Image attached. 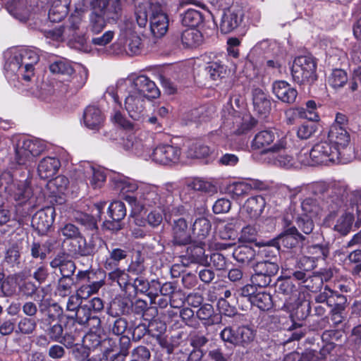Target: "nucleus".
<instances>
[{"label": "nucleus", "instance_id": "obj_26", "mask_svg": "<svg viewBox=\"0 0 361 361\" xmlns=\"http://www.w3.org/2000/svg\"><path fill=\"white\" fill-rule=\"evenodd\" d=\"M272 91L279 100L287 104L293 103L298 95L297 90L289 83L283 80L274 82Z\"/></svg>", "mask_w": 361, "mask_h": 361}, {"label": "nucleus", "instance_id": "obj_9", "mask_svg": "<svg viewBox=\"0 0 361 361\" xmlns=\"http://www.w3.org/2000/svg\"><path fill=\"white\" fill-rule=\"evenodd\" d=\"M45 149L46 145L43 141L20 136L14 144V160L17 164L27 168L32 166L35 158L39 156Z\"/></svg>", "mask_w": 361, "mask_h": 361}, {"label": "nucleus", "instance_id": "obj_19", "mask_svg": "<svg viewBox=\"0 0 361 361\" xmlns=\"http://www.w3.org/2000/svg\"><path fill=\"white\" fill-rule=\"evenodd\" d=\"M140 183L137 180L121 174H115L111 178V184L116 193L127 202V197L140 190Z\"/></svg>", "mask_w": 361, "mask_h": 361}, {"label": "nucleus", "instance_id": "obj_27", "mask_svg": "<svg viewBox=\"0 0 361 361\" xmlns=\"http://www.w3.org/2000/svg\"><path fill=\"white\" fill-rule=\"evenodd\" d=\"M173 240L177 245H187L191 241L190 232L186 220L183 218H178L173 221Z\"/></svg>", "mask_w": 361, "mask_h": 361}, {"label": "nucleus", "instance_id": "obj_23", "mask_svg": "<svg viewBox=\"0 0 361 361\" xmlns=\"http://www.w3.org/2000/svg\"><path fill=\"white\" fill-rule=\"evenodd\" d=\"M326 140L329 142L330 145L334 147L338 148V151L343 153V151L349 144L350 135L343 126L333 124Z\"/></svg>", "mask_w": 361, "mask_h": 361}, {"label": "nucleus", "instance_id": "obj_58", "mask_svg": "<svg viewBox=\"0 0 361 361\" xmlns=\"http://www.w3.org/2000/svg\"><path fill=\"white\" fill-rule=\"evenodd\" d=\"M20 250L17 244L11 245L6 251L5 261L12 266L18 264L20 262Z\"/></svg>", "mask_w": 361, "mask_h": 361}, {"label": "nucleus", "instance_id": "obj_28", "mask_svg": "<svg viewBox=\"0 0 361 361\" xmlns=\"http://www.w3.org/2000/svg\"><path fill=\"white\" fill-rule=\"evenodd\" d=\"M104 117L101 110L94 106H87L83 114L84 125L89 129L97 130L102 126Z\"/></svg>", "mask_w": 361, "mask_h": 361}, {"label": "nucleus", "instance_id": "obj_12", "mask_svg": "<svg viewBox=\"0 0 361 361\" xmlns=\"http://www.w3.org/2000/svg\"><path fill=\"white\" fill-rule=\"evenodd\" d=\"M346 207L347 212L342 214L336 220L334 230L342 235H346L351 230L354 221V215L349 210L355 211L358 216H361V195L355 192H350L344 200V204L341 207Z\"/></svg>", "mask_w": 361, "mask_h": 361}, {"label": "nucleus", "instance_id": "obj_64", "mask_svg": "<svg viewBox=\"0 0 361 361\" xmlns=\"http://www.w3.org/2000/svg\"><path fill=\"white\" fill-rule=\"evenodd\" d=\"M18 327L20 333L29 334L35 329L36 322L31 318L23 317L18 322Z\"/></svg>", "mask_w": 361, "mask_h": 361}, {"label": "nucleus", "instance_id": "obj_20", "mask_svg": "<svg viewBox=\"0 0 361 361\" xmlns=\"http://www.w3.org/2000/svg\"><path fill=\"white\" fill-rule=\"evenodd\" d=\"M267 188V184L263 181L257 179H248L232 183L230 185L228 190L233 198H238L247 195L252 190H265Z\"/></svg>", "mask_w": 361, "mask_h": 361}, {"label": "nucleus", "instance_id": "obj_18", "mask_svg": "<svg viewBox=\"0 0 361 361\" xmlns=\"http://www.w3.org/2000/svg\"><path fill=\"white\" fill-rule=\"evenodd\" d=\"M244 15L243 9L238 6H231L224 11L219 25L221 32L227 34L235 30L241 25Z\"/></svg>", "mask_w": 361, "mask_h": 361}, {"label": "nucleus", "instance_id": "obj_4", "mask_svg": "<svg viewBox=\"0 0 361 361\" xmlns=\"http://www.w3.org/2000/svg\"><path fill=\"white\" fill-rule=\"evenodd\" d=\"M151 138H147L143 142L142 139L137 138L134 134L127 135L123 142V146L126 150L132 151L146 160L152 159L161 164L176 163L180 160L182 153L178 146L161 145L151 149Z\"/></svg>", "mask_w": 361, "mask_h": 361}, {"label": "nucleus", "instance_id": "obj_7", "mask_svg": "<svg viewBox=\"0 0 361 361\" xmlns=\"http://www.w3.org/2000/svg\"><path fill=\"white\" fill-rule=\"evenodd\" d=\"M135 20L137 25L145 27L148 22L152 34L155 37H161L169 29V17L162 6L157 2L140 4L135 9Z\"/></svg>", "mask_w": 361, "mask_h": 361}, {"label": "nucleus", "instance_id": "obj_24", "mask_svg": "<svg viewBox=\"0 0 361 361\" xmlns=\"http://www.w3.org/2000/svg\"><path fill=\"white\" fill-rule=\"evenodd\" d=\"M55 219V209L48 207L40 209L32 216V225L41 232L47 231L52 226Z\"/></svg>", "mask_w": 361, "mask_h": 361}, {"label": "nucleus", "instance_id": "obj_3", "mask_svg": "<svg viewBox=\"0 0 361 361\" xmlns=\"http://www.w3.org/2000/svg\"><path fill=\"white\" fill-rule=\"evenodd\" d=\"M4 70L7 77L16 75L28 86L35 78V66L39 60L37 51L31 48H11L4 53Z\"/></svg>", "mask_w": 361, "mask_h": 361}, {"label": "nucleus", "instance_id": "obj_59", "mask_svg": "<svg viewBox=\"0 0 361 361\" xmlns=\"http://www.w3.org/2000/svg\"><path fill=\"white\" fill-rule=\"evenodd\" d=\"M73 285V280L72 278H61L59 280L56 293L61 297L68 295L71 292Z\"/></svg>", "mask_w": 361, "mask_h": 361}, {"label": "nucleus", "instance_id": "obj_47", "mask_svg": "<svg viewBox=\"0 0 361 361\" xmlns=\"http://www.w3.org/2000/svg\"><path fill=\"white\" fill-rule=\"evenodd\" d=\"M110 217L115 221H120L126 215V209L123 202L114 201L110 204L108 208Z\"/></svg>", "mask_w": 361, "mask_h": 361}, {"label": "nucleus", "instance_id": "obj_42", "mask_svg": "<svg viewBox=\"0 0 361 361\" xmlns=\"http://www.w3.org/2000/svg\"><path fill=\"white\" fill-rule=\"evenodd\" d=\"M104 280L93 281L90 283L81 285L77 290L76 295L82 300L88 298L91 295L97 293L104 286Z\"/></svg>", "mask_w": 361, "mask_h": 361}, {"label": "nucleus", "instance_id": "obj_8", "mask_svg": "<svg viewBox=\"0 0 361 361\" xmlns=\"http://www.w3.org/2000/svg\"><path fill=\"white\" fill-rule=\"evenodd\" d=\"M331 197L326 201V206L320 204L317 199L307 197L301 202V215L314 217L321 214L326 209L331 213L341 208L344 204V200L348 196V188L340 183H334L331 188Z\"/></svg>", "mask_w": 361, "mask_h": 361}, {"label": "nucleus", "instance_id": "obj_43", "mask_svg": "<svg viewBox=\"0 0 361 361\" xmlns=\"http://www.w3.org/2000/svg\"><path fill=\"white\" fill-rule=\"evenodd\" d=\"M108 278L112 282H116L123 290H127L131 286L129 276L124 270L116 269L113 271L109 273Z\"/></svg>", "mask_w": 361, "mask_h": 361}, {"label": "nucleus", "instance_id": "obj_15", "mask_svg": "<svg viewBox=\"0 0 361 361\" xmlns=\"http://www.w3.org/2000/svg\"><path fill=\"white\" fill-rule=\"evenodd\" d=\"M286 138L282 137L270 147L267 152L269 162L286 169L298 168L295 159L286 153Z\"/></svg>", "mask_w": 361, "mask_h": 361}, {"label": "nucleus", "instance_id": "obj_63", "mask_svg": "<svg viewBox=\"0 0 361 361\" xmlns=\"http://www.w3.org/2000/svg\"><path fill=\"white\" fill-rule=\"evenodd\" d=\"M152 285L154 286V293H157L155 296L158 295V293H160V294L165 296L171 295L175 290L173 286L171 283H165L161 286L159 281L152 280Z\"/></svg>", "mask_w": 361, "mask_h": 361}, {"label": "nucleus", "instance_id": "obj_31", "mask_svg": "<svg viewBox=\"0 0 361 361\" xmlns=\"http://www.w3.org/2000/svg\"><path fill=\"white\" fill-rule=\"evenodd\" d=\"M252 102L254 109L259 114H266L271 108V102L267 95L259 88L252 91Z\"/></svg>", "mask_w": 361, "mask_h": 361}, {"label": "nucleus", "instance_id": "obj_21", "mask_svg": "<svg viewBox=\"0 0 361 361\" xmlns=\"http://www.w3.org/2000/svg\"><path fill=\"white\" fill-rule=\"evenodd\" d=\"M119 40L123 44L128 54L134 55L140 53L142 46L141 39L128 23L121 29Z\"/></svg>", "mask_w": 361, "mask_h": 361}, {"label": "nucleus", "instance_id": "obj_11", "mask_svg": "<svg viewBox=\"0 0 361 361\" xmlns=\"http://www.w3.org/2000/svg\"><path fill=\"white\" fill-rule=\"evenodd\" d=\"M293 80L298 84H311L317 78V61L310 55L296 57L291 67Z\"/></svg>", "mask_w": 361, "mask_h": 361}, {"label": "nucleus", "instance_id": "obj_13", "mask_svg": "<svg viewBox=\"0 0 361 361\" xmlns=\"http://www.w3.org/2000/svg\"><path fill=\"white\" fill-rule=\"evenodd\" d=\"M233 98L231 97L229 102L222 111L224 125L235 133H243L250 130L252 125L250 122V116H241L240 114L235 111L232 105Z\"/></svg>", "mask_w": 361, "mask_h": 361}, {"label": "nucleus", "instance_id": "obj_37", "mask_svg": "<svg viewBox=\"0 0 361 361\" xmlns=\"http://www.w3.org/2000/svg\"><path fill=\"white\" fill-rule=\"evenodd\" d=\"M202 13L195 9L189 8L181 15V23L186 27H196L202 23Z\"/></svg>", "mask_w": 361, "mask_h": 361}, {"label": "nucleus", "instance_id": "obj_56", "mask_svg": "<svg viewBox=\"0 0 361 361\" xmlns=\"http://www.w3.org/2000/svg\"><path fill=\"white\" fill-rule=\"evenodd\" d=\"M316 123L305 122L300 126L297 130V135L300 139L306 140L310 138L317 130Z\"/></svg>", "mask_w": 361, "mask_h": 361}, {"label": "nucleus", "instance_id": "obj_53", "mask_svg": "<svg viewBox=\"0 0 361 361\" xmlns=\"http://www.w3.org/2000/svg\"><path fill=\"white\" fill-rule=\"evenodd\" d=\"M298 168L302 166H315L317 165L315 159L312 155V149H302L295 159Z\"/></svg>", "mask_w": 361, "mask_h": 361}, {"label": "nucleus", "instance_id": "obj_14", "mask_svg": "<svg viewBox=\"0 0 361 361\" xmlns=\"http://www.w3.org/2000/svg\"><path fill=\"white\" fill-rule=\"evenodd\" d=\"M338 148L330 145L326 140L316 143L312 148V155L319 164H344L345 160L342 157V152Z\"/></svg>", "mask_w": 361, "mask_h": 361}, {"label": "nucleus", "instance_id": "obj_22", "mask_svg": "<svg viewBox=\"0 0 361 361\" xmlns=\"http://www.w3.org/2000/svg\"><path fill=\"white\" fill-rule=\"evenodd\" d=\"M61 167V161L56 157L47 156L39 160L37 173L43 180H47L55 176Z\"/></svg>", "mask_w": 361, "mask_h": 361}, {"label": "nucleus", "instance_id": "obj_50", "mask_svg": "<svg viewBox=\"0 0 361 361\" xmlns=\"http://www.w3.org/2000/svg\"><path fill=\"white\" fill-rule=\"evenodd\" d=\"M77 248L75 251L82 256L90 255L94 252V243L93 240L87 243L86 239L81 235L77 239Z\"/></svg>", "mask_w": 361, "mask_h": 361}, {"label": "nucleus", "instance_id": "obj_35", "mask_svg": "<svg viewBox=\"0 0 361 361\" xmlns=\"http://www.w3.org/2000/svg\"><path fill=\"white\" fill-rule=\"evenodd\" d=\"M192 233L200 240L202 245V240H204L209 233L211 230V224L209 221L204 218L200 217L197 219L192 225Z\"/></svg>", "mask_w": 361, "mask_h": 361}, {"label": "nucleus", "instance_id": "obj_45", "mask_svg": "<svg viewBox=\"0 0 361 361\" xmlns=\"http://www.w3.org/2000/svg\"><path fill=\"white\" fill-rule=\"evenodd\" d=\"M113 106V111L111 116V120L115 124L123 127L124 128L128 129L132 128V123L126 119L125 116L121 111V100H118V104L111 103Z\"/></svg>", "mask_w": 361, "mask_h": 361}, {"label": "nucleus", "instance_id": "obj_60", "mask_svg": "<svg viewBox=\"0 0 361 361\" xmlns=\"http://www.w3.org/2000/svg\"><path fill=\"white\" fill-rule=\"evenodd\" d=\"M189 187L195 190L205 192H213L214 186L209 181L200 178L194 179L190 184Z\"/></svg>", "mask_w": 361, "mask_h": 361}, {"label": "nucleus", "instance_id": "obj_52", "mask_svg": "<svg viewBox=\"0 0 361 361\" xmlns=\"http://www.w3.org/2000/svg\"><path fill=\"white\" fill-rule=\"evenodd\" d=\"M75 218L79 224L84 226L87 229L92 232V238H93L94 232H96L97 229L95 219L93 216L85 213L78 214Z\"/></svg>", "mask_w": 361, "mask_h": 361}, {"label": "nucleus", "instance_id": "obj_46", "mask_svg": "<svg viewBox=\"0 0 361 361\" xmlns=\"http://www.w3.org/2000/svg\"><path fill=\"white\" fill-rule=\"evenodd\" d=\"M130 287H133L137 293H145L150 297L155 296L157 294L154 293V286L152 285V281L149 283L142 277L136 278Z\"/></svg>", "mask_w": 361, "mask_h": 361}, {"label": "nucleus", "instance_id": "obj_48", "mask_svg": "<svg viewBox=\"0 0 361 361\" xmlns=\"http://www.w3.org/2000/svg\"><path fill=\"white\" fill-rule=\"evenodd\" d=\"M237 345H245L251 343L255 338L252 329L247 326H240L236 330Z\"/></svg>", "mask_w": 361, "mask_h": 361}, {"label": "nucleus", "instance_id": "obj_36", "mask_svg": "<svg viewBox=\"0 0 361 361\" xmlns=\"http://www.w3.org/2000/svg\"><path fill=\"white\" fill-rule=\"evenodd\" d=\"M279 270V266L276 263V256L271 257L270 259H266L258 262L255 267V271L265 274L271 278L275 275Z\"/></svg>", "mask_w": 361, "mask_h": 361}, {"label": "nucleus", "instance_id": "obj_51", "mask_svg": "<svg viewBox=\"0 0 361 361\" xmlns=\"http://www.w3.org/2000/svg\"><path fill=\"white\" fill-rule=\"evenodd\" d=\"M126 256V251L119 248L113 249L110 252L109 258H108L105 262V268L106 269H112L117 265L118 262L125 259Z\"/></svg>", "mask_w": 361, "mask_h": 361}, {"label": "nucleus", "instance_id": "obj_55", "mask_svg": "<svg viewBox=\"0 0 361 361\" xmlns=\"http://www.w3.org/2000/svg\"><path fill=\"white\" fill-rule=\"evenodd\" d=\"M313 217L298 214L295 217V222L298 227L305 234L312 233L314 228Z\"/></svg>", "mask_w": 361, "mask_h": 361}, {"label": "nucleus", "instance_id": "obj_5", "mask_svg": "<svg viewBox=\"0 0 361 361\" xmlns=\"http://www.w3.org/2000/svg\"><path fill=\"white\" fill-rule=\"evenodd\" d=\"M126 199L131 207V213L137 215L149 208L159 209L162 212L169 211L173 197L169 190L148 183H140V190L135 196H129Z\"/></svg>", "mask_w": 361, "mask_h": 361}, {"label": "nucleus", "instance_id": "obj_57", "mask_svg": "<svg viewBox=\"0 0 361 361\" xmlns=\"http://www.w3.org/2000/svg\"><path fill=\"white\" fill-rule=\"evenodd\" d=\"M257 230L255 226H247L241 230L238 241L241 243H253L257 240Z\"/></svg>", "mask_w": 361, "mask_h": 361}, {"label": "nucleus", "instance_id": "obj_1", "mask_svg": "<svg viewBox=\"0 0 361 361\" xmlns=\"http://www.w3.org/2000/svg\"><path fill=\"white\" fill-rule=\"evenodd\" d=\"M159 94L160 91L154 82L141 75L118 80L115 87L107 88L104 97L108 103L114 104H118L120 97H125V108L129 116L139 121L145 114L146 101L157 98Z\"/></svg>", "mask_w": 361, "mask_h": 361}, {"label": "nucleus", "instance_id": "obj_40", "mask_svg": "<svg viewBox=\"0 0 361 361\" xmlns=\"http://www.w3.org/2000/svg\"><path fill=\"white\" fill-rule=\"evenodd\" d=\"M317 104L314 101L309 100L306 102V108L299 107L293 110L294 114H298L300 118L307 119L310 121H316L319 116L316 112Z\"/></svg>", "mask_w": 361, "mask_h": 361}, {"label": "nucleus", "instance_id": "obj_25", "mask_svg": "<svg viewBox=\"0 0 361 361\" xmlns=\"http://www.w3.org/2000/svg\"><path fill=\"white\" fill-rule=\"evenodd\" d=\"M84 8L76 6L75 12L68 19V25L63 27L59 36L63 38L74 39L77 35V31L80 29L82 21Z\"/></svg>", "mask_w": 361, "mask_h": 361}, {"label": "nucleus", "instance_id": "obj_61", "mask_svg": "<svg viewBox=\"0 0 361 361\" xmlns=\"http://www.w3.org/2000/svg\"><path fill=\"white\" fill-rule=\"evenodd\" d=\"M60 233L66 239H77L81 235L78 228L73 224L68 223L60 228Z\"/></svg>", "mask_w": 361, "mask_h": 361}, {"label": "nucleus", "instance_id": "obj_33", "mask_svg": "<svg viewBox=\"0 0 361 361\" xmlns=\"http://www.w3.org/2000/svg\"><path fill=\"white\" fill-rule=\"evenodd\" d=\"M257 255L256 250L248 245H238L233 252V258L244 265L250 264Z\"/></svg>", "mask_w": 361, "mask_h": 361}, {"label": "nucleus", "instance_id": "obj_32", "mask_svg": "<svg viewBox=\"0 0 361 361\" xmlns=\"http://www.w3.org/2000/svg\"><path fill=\"white\" fill-rule=\"evenodd\" d=\"M69 0H57L50 8L48 17L50 21L54 23L60 22L68 14Z\"/></svg>", "mask_w": 361, "mask_h": 361}, {"label": "nucleus", "instance_id": "obj_30", "mask_svg": "<svg viewBox=\"0 0 361 361\" xmlns=\"http://www.w3.org/2000/svg\"><path fill=\"white\" fill-rule=\"evenodd\" d=\"M266 202L261 195L253 196L248 198L243 206V209L252 219L259 217L265 207Z\"/></svg>", "mask_w": 361, "mask_h": 361}, {"label": "nucleus", "instance_id": "obj_49", "mask_svg": "<svg viewBox=\"0 0 361 361\" xmlns=\"http://www.w3.org/2000/svg\"><path fill=\"white\" fill-rule=\"evenodd\" d=\"M206 71L212 80H216L224 77L226 72V67L220 61H214L209 63L206 68Z\"/></svg>", "mask_w": 361, "mask_h": 361}, {"label": "nucleus", "instance_id": "obj_17", "mask_svg": "<svg viewBox=\"0 0 361 361\" xmlns=\"http://www.w3.org/2000/svg\"><path fill=\"white\" fill-rule=\"evenodd\" d=\"M75 170L78 178L94 189L100 188L105 182L104 171L90 161H80Z\"/></svg>", "mask_w": 361, "mask_h": 361}, {"label": "nucleus", "instance_id": "obj_10", "mask_svg": "<svg viewBox=\"0 0 361 361\" xmlns=\"http://www.w3.org/2000/svg\"><path fill=\"white\" fill-rule=\"evenodd\" d=\"M5 190L16 201L25 202L31 198L41 200L44 198L43 187L32 182L31 178L25 180L12 179L7 183Z\"/></svg>", "mask_w": 361, "mask_h": 361}, {"label": "nucleus", "instance_id": "obj_41", "mask_svg": "<svg viewBox=\"0 0 361 361\" xmlns=\"http://www.w3.org/2000/svg\"><path fill=\"white\" fill-rule=\"evenodd\" d=\"M68 179L64 176H58L55 178L50 180L47 183V188L50 190L52 195L63 194L68 185Z\"/></svg>", "mask_w": 361, "mask_h": 361}, {"label": "nucleus", "instance_id": "obj_44", "mask_svg": "<svg viewBox=\"0 0 361 361\" xmlns=\"http://www.w3.org/2000/svg\"><path fill=\"white\" fill-rule=\"evenodd\" d=\"M210 153L208 146L201 142H195L190 145L185 152L186 157L190 159H201L207 157Z\"/></svg>", "mask_w": 361, "mask_h": 361}, {"label": "nucleus", "instance_id": "obj_62", "mask_svg": "<svg viewBox=\"0 0 361 361\" xmlns=\"http://www.w3.org/2000/svg\"><path fill=\"white\" fill-rule=\"evenodd\" d=\"M334 295H336L337 297H341V295L337 294L328 286H325L324 289L321 290L320 293L316 296L315 300L319 303L326 302L329 306H331V299Z\"/></svg>", "mask_w": 361, "mask_h": 361}, {"label": "nucleus", "instance_id": "obj_54", "mask_svg": "<svg viewBox=\"0 0 361 361\" xmlns=\"http://www.w3.org/2000/svg\"><path fill=\"white\" fill-rule=\"evenodd\" d=\"M341 336V331L330 330L326 331L322 334V338L324 340H329V343L327 344L320 350V354L324 357L325 353H330V350L334 348L333 343L334 341H338L339 337Z\"/></svg>", "mask_w": 361, "mask_h": 361}, {"label": "nucleus", "instance_id": "obj_2", "mask_svg": "<svg viewBox=\"0 0 361 361\" xmlns=\"http://www.w3.org/2000/svg\"><path fill=\"white\" fill-rule=\"evenodd\" d=\"M49 71L54 75L51 81L43 83L39 90L25 89L45 102H49L55 94L77 92L85 85L88 78V71L85 66H78L74 68L72 63L66 59L52 62L49 65Z\"/></svg>", "mask_w": 361, "mask_h": 361}, {"label": "nucleus", "instance_id": "obj_39", "mask_svg": "<svg viewBox=\"0 0 361 361\" xmlns=\"http://www.w3.org/2000/svg\"><path fill=\"white\" fill-rule=\"evenodd\" d=\"M252 305L257 306L259 310L266 311L272 307L273 302L269 293L259 290L250 299Z\"/></svg>", "mask_w": 361, "mask_h": 361}, {"label": "nucleus", "instance_id": "obj_6", "mask_svg": "<svg viewBox=\"0 0 361 361\" xmlns=\"http://www.w3.org/2000/svg\"><path fill=\"white\" fill-rule=\"evenodd\" d=\"M83 7L91 10L87 29L93 35L99 34L107 23L116 22L121 16V0H82Z\"/></svg>", "mask_w": 361, "mask_h": 361}, {"label": "nucleus", "instance_id": "obj_38", "mask_svg": "<svg viewBox=\"0 0 361 361\" xmlns=\"http://www.w3.org/2000/svg\"><path fill=\"white\" fill-rule=\"evenodd\" d=\"M347 82V73L342 69L333 70L327 78L328 85L336 90L342 88Z\"/></svg>", "mask_w": 361, "mask_h": 361}, {"label": "nucleus", "instance_id": "obj_16", "mask_svg": "<svg viewBox=\"0 0 361 361\" xmlns=\"http://www.w3.org/2000/svg\"><path fill=\"white\" fill-rule=\"evenodd\" d=\"M103 308V300L95 297L82 303L75 312L68 314V317L74 319L79 324H85L90 319L96 320L97 323H99V319L95 314L101 312Z\"/></svg>", "mask_w": 361, "mask_h": 361}, {"label": "nucleus", "instance_id": "obj_29", "mask_svg": "<svg viewBox=\"0 0 361 361\" xmlns=\"http://www.w3.org/2000/svg\"><path fill=\"white\" fill-rule=\"evenodd\" d=\"M275 138L276 133L273 130L259 131L255 135L252 141L251 147L252 149H264L267 154V152L268 149H266L274 142Z\"/></svg>", "mask_w": 361, "mask_h": 361}, {"label": "nucleus", "instance_id": "obj_34", "mask_svg": "<svg viewBox=\"0 0 361 361\" xmlns=\"http://www.w3.org/2000/svg\"><path fill=\"white\" fill-rule=\"evenodd\" d=\"M181 41L186 47H195L202 44L203 36L195 27H189L182 32Z\"/></svg>", "mask_w": 361, "mask_h": 361}]
</instances>
